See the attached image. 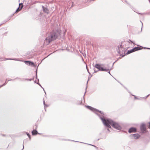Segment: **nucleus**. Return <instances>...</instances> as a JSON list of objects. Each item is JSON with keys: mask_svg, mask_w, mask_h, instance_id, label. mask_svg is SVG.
<instances>
[{"mask_svg": "<svg viewBox=\"0 0 150 150\" xmlns=\"http://www.w3.org/2000/svg\"><path fill=\"white\" fill-rule=\"evenodd\" d=\"M100 119L104 125L107 128H111V125L113 127L117 130H120L122 129V127L118 123L111 119L109 118L104 119L102 117H100Z\"/></svg>", "mask_w": 150, "mask_h": 150, "instance_id": "f257e3e1", "label": "nucleus"}, {"mask_svg": "<svg viewBox=\"0 0 150 150\" xmlns=\"http://www.w3.org/2000/svg\"><path fill=\"white\" fill-rule=\"evenodd\" d=\"M61 30L59 29L52 30L44 41V44L46 45H48L52 41L54 40L60 36Z\"/></svg>", "mask_w": 150, "mask_h": 150, "instance_id": "f03ea898", "label": "nucleus"}, {"mask_svg": "<svg viewBox=\"0 0 150 150\" xmlns=\"http://www.w3.org/2000/svg\"><path fill=\"white\" fill-rule=\"evenodd\" d=\"M130 44V42L127 41H122L117 46V50L118 53L120 54V56H121V53H125L126 52L127 50L129 48V45Z\"/></svg>", "mask_w": 150, "mask_h": 150, "instance_id": "7ed1b4c3", "label": "nucleus"}, {"mask_svg": "<svg viewBox=\"0 0 150 150\" xmlns=\"http://www.w3.org/2000/svg\"><path fill=\"white\" fill-rule=\"evenodd\" d=\"M117 61H115L112 64V66L111 68H109V67H108V68H103L101 67V66H103V64H96L95 66V67L98 69V71H107L108 70H111L112 69L113 66L114 65V63Z\"/></svg>", "mask_w": 150, "mask_h": 150, "instance_id": "20e7f679", "label": "nucleus"}, {"mask_svg": "<svg viewBox=\"0 0 150 150\" xmlns=\"http://www.w3.org/2000/svg\"><path fill=\"white\" fill-rule=\"evenodd\" d=\"M95 111H96L97 112H98L99 113H100L101 115L99 113H98L97 112H94V113L97 115L99 117L100 119V117H102V118H103L104 119H107V118H105L104 117L105 116V114L104 113L101 111L99 110H98L96 109H95Z\"/></svg>", "mask_w": 150, "mask_h": 150, "instance_id": "39448f33", "label": "nucleus"}, {"mask_svg": "<svg viewBox=\"0 0 150 150\" xmlns=\"http://www.w3.org/2000/svg\"><path fill=\"white\" fill-rule=\"evenodd\" d=\"M141 131L143 133H145L146 131V125L144 123H142L140 126Z\"/></svg>", "mask_w": 150, "mask_h": 150, "instance_id": "423d86ee", "label": "nucleus"}, {"mask_svg": "<svg viewBox=\"0 0 150 150\" xmlns=\"http://www.w3.org/2000/svg\"><path fill=\"white\" fill-rule=\"evenodd\" d=\"M135 52V50H134V48H133L131 50H128L127 51V52L126 53H122L121 56H122V57H124V56H125L126 55L129 54H130L132 53L133 52Z\"/></svg>", "mask_w": 150, "mask_h": 150, "instance_id": "0eeeda50", "label": "nucleus"}, {"mask_svg": "<svg viewBox=\"0 0 150 150\" xmlns=\"http://www.w3.org/2000/svg\"><path fill=\"white\" fill-rule=\"evenodd\" d=\"M140 136L137 133L132 134L130 135V137L132 139H138Z\"/></svg>", "mask_w": 150, "mask_h": 150, "instance_id": "6e6552de", "label": "nucleus"}, {"mask_svg": "<svg viewBox=\"0 0 150 150\" xmlns=\"http://www.w3.org/2000/svg\"><path fill=\"white\" fill-rule=\"evenodd\" d=\"M24 62L27 65L33 66L34 67H35L36 66V65L34 64V63L33 62L31 61H25Z\"/></svg>", "mask_w": 150, "mask_h": 150, "instance_id": "1a4fd4ad", "label": "nucleus"}, {"mask_svg": "<svg viewBox=\"0 0 150 150\" xmlns=\"http://www.w3.org/2000/svg\"><path fill=\"white\" fill-rule=\"evenodd\" d=\"M128 132L129 133H135L137 132V129L136 128L132 127L129 129Z\"/></svg>", "mask_w": 150, "mask_h": 150, "instance_id": "9d476101", "label": "nucleus"}, {"mask_svg": "<svg viewBox=\"0 0 150 150\" xmlns=\"http://www.w3.org/2000/svg\"><path fill=\"white\" fill-rule=\"evenodd\" d=\"M23 6L22 3H20L19 4L18 7L17 8L15 12H14V13H16L20 11L22 9Z\"/></svg>", "mask_w": 150, "mask_h": 150, "instance_id": "9b49d317", "label": "nucleus"}, {"mask_svg": "<svg viewBox=\"0 0 150 150\" xmlns=\"http://www.w3.org/2000/svg\"><path fill=\"white\" fill-rule=\"evenodd\" d=\"M42 8L43 11L45 13L48 14L49 13V10L46 7H45L43 6H42Z\"/></svg>", "mask_w": 150, "mask_h": 150, "instance_id": "f8f14e48", "label": "nucleus"}, {"mask_svg": "<svg viewBox=\"0 0 150 150\" xmlns=\"http://www.w3.org/2000/svg\"><path fill=\"white\" fill-rule=\"evenodd\" d=\"M86 107L88 108V109L91 110V111L95 112V110L96 108H95L91 106H89V105H86L85 106Z\"/></svg>", "mask_w": 150, "mask_h": 150, "instance_id": "ddd939ff", "label": "nucleus"}, {"mask_svg": "<svg viewBox=\"0 0 150 150\" xmlns=\"http://www.w3.org/2000/svg\"><path fill=\"white\" fill-rule=\"evenodd\" d=\"M32 134L33 135H35L37 134H41L39 133H38V131L36 130V129H34L32 131Z\"/></svg>", "mask_w": 150, "mask_h": 150, "instance_id": "4468645a", "label": "nucleus"}, {"mask_svg": "<svg viewBox=\"0 0 150 150\" xmlns=\"http://www.w3.org/2000/svg\"><path fill=\"white\" fill-rule=\"evenodd\" d=\"M141 47H142V46H140V47H134V50H135V52L138 50H140L142 49V48Z\"/></svg>", "mask_w": 150, "mask_h": 150, "instance_id": "2eb2a0df", "label": "nucleus"}, {"mask_svg": "<svg viewBox=\"0 0 150 150\" xmlns=\"http://www.w3.org/2000/svg\"><path fill=\"white\" fill-rule=\"evenodd\" d=\"M10 19V18H7L6 20L4 21H3V23H1V24H0V26L2 25L3 24L6 23V22L9 20Z\"/></svg>", "mask_w": 150, "mask_h": 150, "instance_id": "dca6fc26", "label": "nucleus"}, {"mask_svg": "<svg viewBox=\"0 0 150 150\" xmlns=\"http://www.w3.org/2000/svg\"><path fill=\"white\" fill-rule=\"evenodd\" d=\"M10 19V18H7L6 20L4 21H3V23H1V24H0V26L2 25L3 24L6 23V22L9 20Z\"/></svg>", "mask_w": 150, "mask_h": 150, "instance_id": "f3484780", "label": "nucleus"}, {"mask_svg": "<svg viewBox=\"0 0 150 150\" xmlns=\"http://www.w3.org/2000/svg\"><path fill=\"white\" fill-rule=\"evenodd\" d=\"M21 79V81H23V80H22V79L20 78H18V77H17L14 79H9L8 80V81H14L16 79Z\"/></svg>", "mask_w": 150, "mask_h": 150, "instance_id": "a211bd4d", "label": "nucleus"}, {"mask_svg": "<svg viewBox=\"0 0 150 150\" xmlns=\"http://www.w3.org/2000/svg\"><path fill=\"white\" fill-rule=\"evenodd\" d=\"M39 65V64L38 65L37 67H38V66ZM37 69H38V67H37V68L36 71H35V72H36V75H36V79L38 80V81H39V80L38 79V77H37Z\"/></svg>", "mask_w": 150, "mask_h": 150, "instance_id": "6ab92c4d", "label": "nucleus"}, {"mask_svg": "<svg viewBox=\"0 0 150 150\" xmlns=\"http://www.w3.org/2000/svg\"><path fill=\"white\" fill-rule=\"evenodd\" d=\"M36 83L38 84L41 87V88H42L43 90L44 91V92L45 93V94L46 95V92L45 91L44 88L42 87V86H41V84L39 83V82H37Z\"/></svg>", "mask_w": 150, "mask_h": 150, "instance_id": "aec40b11", "label": "nucleus"}, {"mask_svg": "<svg viewBox=\"0 0 150 150\" xmlns=\"http://www.w3.org/2000/svg\"><path fill=\"white\" fill-rule=\"evenodd\" d=\"M76 103L77 105H81L82 104V101H77Z\"/></svg>", "mask_w": 150, "mask_h": 150, "instance_id": "412c9836", "label": "nucleus"}, {"mask_svg": "<svg viewBox=\"0 0 150 150\" xmlns=\"http://www.w3.org/2000/svg\"><path fill=\"white\" fill-rule=\"evenodd\" d=\"M25 132V133H26L27 135L28 136V137L29 139H31V136L30 135V134H29L28 132Z\"/></svg>", "mask_w": 150, "mask_h": 150, "instance_id": "4be33fe9", "label": "nucleus"}, {"mask_svg": "<svg viewBox=\"0 0 150 150\" xmlns=\"http://www.w3.org/2000/svg\"><path fill=\"white\" fill-rule=\"evenodd\" d=\"M34 79V78L30 79H24L25 80H27V81H31L32 80H33Z\"/></svg>", "mask_w": 150, "mask_h": 150, "instance_id": "5701e85b", "label": "nucleus"}, {"mask_svg": "<svg viewBox=\"0 0 150 150\" xmlns=\"http://www.w3.org/2000/svg\"><path fill=\"white\" fill-rule=\"evenodd\" d=\"M130 94L132 96H134V98L135 99H137V98H138L136 96L133 95L132 94H131V93Z\"/></svg>", "mask_w": 150, "mask_h": 150, "instance_id": "b1692460", "label": "nucleus"}, {"mask_svg": "<svg viewBox=\"0 0 150 150\" xmlns=\"http://www.w3.org/2000/svg\"><path fill=\"white\" fill-rule=\"evenodd\" d=\"M88 144V145H89L92 146L94 147H95L96 149L98 148V147L97 146H95V145H92V144Z\"/></svg>", "mask_w": 150, "mask_h": 150, "instance_id": "393cba45", "label": "nucleus"}, {"mask_svg": "<svg viewBox=\"0 0 150 150\" xmlns=\"http://www.w3.org/2000/svg\"><path fill=\"white\" fill-rule=\"evenodd\" d=\"M127 41H128V42H130V43L132 44V43H133V42L132 41L130 40H127Z\"/></svg>", "mask_w": 150, "mask_h": 150, "instance_id": "a878e982", "label": "nucleus"}, {"mask_svg": "<svg viewBox=\"0 0 150 150\" xmlns=\"http://www.w3.org/2000/svg\"><path fill=\"white\" fill-rule=\"evenodd\" d=\"M10 59V60H16V61H19V60H17L16 59V58H14V59Z\"/></svg>", "mask_w": 150, "mask_h": 150, "instance_id": "bb28decb", "label": "nucleus"}, {"mask_svg": "<svg viewBox=\"0 0 150 150\" xmlns=\"http://www.w3.org/2000/svg\"><path fill=\"white\" fill-rule=\"evenodd\" d=\"M138 14H139L141 15H143L144 14H147V13H139Z\"/></svg>", "mask_w": 150, "mask_h": 150, "instance_id": "cd10ccee", "label": "nucleus"}, {"mask_svg": "<svg viewBox=\"0 0 150 150\" xmlns=\"http://www.w3.org/2000/svg\"><path fill=\"white\" fill-rule=\"evenodd\" d=\"M6 83H4L2 85H0V88L1 87H2L6 85Z\"/></svg>", "mask_w": 150, "mask_h": 150, "instance_id": "c85d7f7f", "label": "nucleus"}, {"mask_svg": "<svg viewBox=\"0 0 150 150\" xmlns=\"http://www.w3.org/2000/svg\"><path fill=\"white\" fill-rule=\"evenodd\" d=\"M124 88L126 89L127 90V91H128V92L130 93H131L128 90L126 87H125V86H123Z\"/></svg>", "mask_w": 150, "mask_h": 150, "instance_id": "c756f323", "label": "nucleus"}, {"mask_svg": "<svg viewBox=\"0 0 150 150\" xmlns=\"http://www.w3.org/2000/svg\"><path fill=\"white\" fill-rule=\"evenodd\" d=\"M143 98L140 97V98H138L137 100H142V99Z\"/></svg>", "mask_w": 150, "mask_h": 150, "instance_id": "7c9ffc66", "label": "nucleus"}, {"mask_svg": "<svg viewBox=\"0 0 150 150\" xmlns=\"http://www.w3.org/2000/svg\"><path fill=\"white\" fill-rule=\"evenodd\" d=\"M43 102L44 107L45 108L46 104H45V101L44 100L43 101Z\"/></svg>", "mask_w": 150, "mask_h": 150, "instance_id": "2f4dec72", "label": "nucleus"}, {"mask_svg": "<svg viewBox=\"0 0 150 150\" xmlns=\"http://www.w3.org/2000/svg\"><path fill=\"white\" fill-rule=\"evenodd\" d=\"M27 57L28 59H30V58H32L33 57L32 56H29V57H28H28Z\"/></svg>", "mask_w": 150, "mask_h": 150, "instance_id": "473e14b6", "label": "nucleus"}, {"mask_svg": "<svg viewBox=\"0 0 150 150\" xmlns=\"http://www.w3.org/2000/svg\"><path fill=\"white\" fill-rule=\"evenodd\" d=\"M15 13H14L13 14H12V15H11V16H10V18L12 17L14 15V14H15Z\"/></svg>", "mask_w": 150, "mask_h": 150, "instance_id": "72a5a7b5", "label": "nucleus"}, {"mask_svg": "<svg viewBox=\"0 0 150 150\" xmlns=\"http://www.w3.org/2000/svg\"><path fill=\"white\" fill-rule=\"evenodd\" d=\"M7 32H6L5 33H4L3 35L4 36V35H6V34H7Z\"/></svg>", "mask_w": 150, "mask_h": 150, "instance_id": "f704fd0d", "label": "nucleus"}, {"mask_svg": "<svg viewBox=\"0 0 150 150\" xmlns=\"http://www.w3.org/2000/svg\"><path fill=\"white\" fill-rule=\"evenodd\" d=\"M86 69H87V71H88V73L90 74V72H89V71H88V69H87V67H86Z\"/></svg>", "mask_w": 150, "mask_h": 150, "instance_id": "c9c22d12", "label": "nucleus"}, {"mask_svg": "<svg viewBox=\"0 0 150 150\" xmlns=\"http://www.w3.org/2000/svg\"><path fill=\"white\" fill-rule=\"evenodd\" d=\"M109 128H107V130L108 131V132H110V130H109Z\"/></svg>", "mask_w": 150, "mask_h": 150, "instance_id": "e433bc0d", "label": "nucleus"}, {"mask_svg": "<svg viewBox=\"0 0 150 150\" xmlns=\"http://www.w3.org/2000/svg\"><path fill=\"white\" fill-rule=\"evenodd\" d=\"M7 79H6V80L5 82L4 83H6V84L7 83Z\"/></svg>", "mask_w": 150, "mask_h": 150, "instance_id": "4c0bfd02", "label": "nucleus"}, {"mask_svg": "<svg viewBox=\"0 0 150 150\" xmlns=\"http://www.w3.org/2000/svg\"><path fill=\"white\" fill-rule=\"evenodd\" d=\"M150 95V94H149L148 95H147V96H146V97L145 98H147L148 97V96L149 95Z\"/></svg>", "mask_w": 150, "mask_h": 150, "instance_id": "58836bf2", "label": "nucleus"}, {"mask_svg": "<svg viewBox=\"0 0 150 150\" xmlns=\"http://www.w3.org/2000/svg\"><path fill=\"white\" fill-rule=\"evenodd\" d=\"M141 22L142 23V28H141V30H142V28L143 27V23H142V22Z\"/></svg>", "mask_w": 150, "mask_h": 150, "instance_id": "ea45409f", "label": "nucleus"}, {"mask_svg": "<svg viewBox=\"0 0 150 150\" xmlns=\"http://www.w3.org/2000/svg\"><path fill=\"white\" fill-rule=\"evenodd\" d=\"M144 49H149V48H148V47H144Z\"/></svg>", "mask_w": 150, "mask_h": 150, "instance_id": "a19ab883", "label": "nucleus"}, {"mask_svg": "<svg viewBox=\"0 0 150 150\" xmlns=\"http://www.w3.org/2000/svg\"><path fill=\"white\" fill-rule=\"evenodd\" d=\"M69 140L71 141H74V142H79L76 141H74V140Z\"/></svg>", "mask_w": 150, "mask_h": 150, "instance_id": "79ce46f5", "label": "nucleus"}, {"mask_svg": "<svg viewBox=\"0 0 150 150\" xmlns=\"http://www.w3.org/2000/svg\"><path fill=\"white\" fill-rule=\"evenodd\" d=\"M108 73H109V74H110V75H111V76H112V75H111V74H110V71H108Z\"/></svg>", "mask_w": 150, "mask_h": 150, "instance_id": "37998d69", "label": "nucleus"}, {"mask_svg": "<svg viewBox=\"0 0 150 150\" xmlns=\"http://www.w3.org/2000/svg\"><path fill=\"white\" fill-rule=\"evenodd\" d=\"M149 127H150V122H149Z\"/></svg>", "mask_w": 150, "mask_h": 150, "instance_id": "c03bdc74", "label": "nucleus"}, {"mask_svg": "<svg viewBox=\"0 0 150 150\" xmlns=\"http://www.w3.org/2000/svg\"><path fill=\"white\" fill-rule=\"evenodd\" d=\"M98 71H95V70H94V73H96Z\"/></svg>", "mask_w": 150, "mask_h": 150, "instance_id": "a18cd8bd", "label": "nucleus"}, {"mask_svg": "<svg viewBox=\"0 0 150 150\" xmlns=\"http://www.w3.org/2000/svg\"><path fill=\"white\" fill-rule=\"evenodd\" d=\"M2 135L3 136H6V135L5 134H2Z\"/></svg>", "mask_w": 150, "mask_h": 150, "instance_id": "49530a36", "label": "nucleus"}, {"mask_svg": "<svg viewBox=\"0 0 150 150\" xmlns=\"http://www.w3.org/2000/svg\"><path fill=\"white\" fill-rule=\"evenodd\" d=\"M48 106L46 104L45 107H48Z\"/></svg>", "mask_w": 150, "mask_h": 150, "instance_id": "de8ad7c7", "label": "nucleus"}, {"mask_svg": "<svg viewBox=\"0 0 150 150\" xmlns=\"http://www.w3.org/2000/svg\"><path fill=\"white\" fill-rule=\"evenodd\" d=\"M23 148L22 149V150H23V149H24V145H23Z\"/></svg>", "mask_w": 150, "mask_h": 150, "instance_id": "09e8293b", "label": "nucleus"}, {"mask_svg": "<svg viewBox=\"0 0 150 150\" xmlns=\"http://www.w3.org/2000/svg\"><path fill=\"white\" fill-rule=\"evenodd\" d=\"M89 78L88 79V81H87V84H88V81H89Z\"/></svg>", "mask_w": 150, "mask_h": 150, "instance_id": "8fccbe9b", "label": "nucleus"}, {"mask_svg": "<svg viewBox=\"0 0 150 150\" xmlns=\"http://www.w3.org/2000/svg\"><path fill=\"white\" fill-rule=\"evenodd\" d=\"M9 59V58H6V59H6V60H8H8H9V59Z\"/></svg>", "mask_w": 150, "mask_h": 150, "instance_id": "3c124183", "label": "nucleus"}, {"mask_svg": "<svg viewBox=\"0 0 150 150\" xmlns=\"http://www.w3.org/2000/svg\"><path fill=\"white\" fill-rule=\"evenodd\" d=\"M121 85H123L120 82H119Z\"/></svg>", "mask_w": 150, "mask_h": 150, "instance_id": "603ef678", "label": "nucleus"}, {"mask_svg": "<svg viewBox=\"0 0 150 150\" xmlns=\"http://www.w3.org/2000/svg\"><path fill=\"white\" fill-rule=\"evenodd\" d=\"M45 59V58H44V59H42V61H43V60Z\"/></svg>", "mask_w": 150, "mask_h": 150, "instance_id": "864d4df0", "label": "nucleus"}, {"mask_svg": "<svg viewBox=\"0 0 150 150\" xmlns=\"http://www.w3.org/2000/svg\"><path fill=\"white\" fill-rule=\"evenodd\" d=\"M34 82H35V83H36V81H35Z\"/></svg>", "mask_w": 150, "mask_h": 150, "instance_id": "5fc2aeb1", "label": "nucleus"}, {"mask_svg": "<svg viewBox=\"0 0 150 150\" xmlns=\"http://www.w3.org/2000/svg\"><path fill=\"white\" fill-rule=\"evenodd\" d=\"M99 139H98L97 140V141H98Z\"/></svg>", "mask_w": 150, "mask_h": 150, "instance_id": "6e6d98bb", "label": "nucleus"}, {"mask_svg": "<svg viewBox=\"0 0 150 150\" xmlns=\"http://www.w3.org/2000/svg\"><path fill=\"white\" fill-rule=\"evenodd\" d=\"M149 49L150 50V48H149Z\"/></svg>", "mask_w": 150, "mask_h": 150, "instance_id": "4d7b16f0", "label": "nucleus"}, {"mask_svg": "<svg viewBox=\"0 0 150 150\" xmlns=\"http://www.w3.org/2000/svg\"><path fill=\"white\" fill-rule=\"evenodd\" d=\"M73 6V4H72V5L71 6L72 7Z\"/></svg>", "mask_w": 150, "mask_h": 150, "instance_id": "13d9d810", "label": "nucleus"}, {"mask_svg": "<svg viewBox=\"0 0 150 150\" xmlns=\"http://www.w3.org/2000/svg\"><path fill=\"white\" fill-rule=\"evenodd\" d=\"M85 95V94H84L83 96H84Z\"/></svg>", "mask_w": 150, "mask_h": 150, "instance_id": "bf43d9fd", "label": "nucleus"}, {"mask_svg": "<svg viewBox=\"0 0 150 150\" xmlns=\"http://www.w3.org/2000/svg\"><path fill=\"white\" fill-rule=\"evenodd\" d=\"M85 95V94H84L83 96H84Z\"/></svg>", "mask_w": 150, "mask_h": 150, "instance_id": "052dcab7", "label": "nucleus"}, {"mask_svg": "<svg viewBox=\"0 0 150 150\" xmlns=\"http://www.w3.org/2000/svg\"><path fill=\"white\" fill-rule=\"evenodd\" d=\"M85 95V94H84L83 96H84Z\"/></svg>", "mask_w": 150, "mask_h": 150, "instance_id": "680f3d73", "label": "nucleus"}, {"mask_svg": "<svg viewBox=\"0 0 150 150\" xmlns=\"http://www.w3.org/2000/svg\"><path fill=\"white\" fill-rule=\"evenodd\" d=\"M149 129H150V127H149Z\"/></svg>", "mask_w": 150, "mask_h": 150, "instance_id": "e2e57ef3", "label": "nucleus"}]
</instances>
